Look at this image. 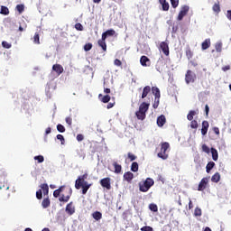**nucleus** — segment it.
Here are the masks:
<instances>
[{"label":"nucleus","mask_w":231,"mask_h":231,"mask_svg":"<svg viewBox=\"0 0 231 231\" xmlns=\"http://www.w3.org/2000/svg\"><path fill=\"white\" fill-rule=\"evenodd\" d=\"M196 115H198V112L194 110H190L187 116V119L189 121H192L194 120V116H196Z\"/></svg>","instance_id":"473e14b6"},{"label":"nucleus","mask_w":231,"mask_h":231,"mask_svg":"<svg viewBox=\"0 0 231 231\" xmlns=\"http://www.w3.org/2000/svg\"><path fill=\"white\" fill-rule=\"evenodd\" d=\"M209 111H210V108L208 107V105H206L205 106V112H206L207 116H208Z\"/></svg>","instance_id":"e2e57ef3"},{"label":"nucleus","mask_w":231,"mask_h":231,"mask_svg":"<svg viewBox=\"0 0 231 231\" xmlns=\"http://www.w3.org/2000/svg\"><path fill=\"white\" fill-rule=\"evenodd\" d=\"M92 217L96 221H100V219H102V213L100 211H95L94 213H92Z\"/></svg>","instance_id":"c85d7f7f"},{"label":"nucleus","mask_w":231,"mask_h":231,"mask_svg":"<svg viewBox=\"0 0 231 231\" xmlns=\"http://www.w3.org/2000/svg\"><path fill=\"white\" fill-rule=\"evenodd\" d=\"M226 17L229 19V21H231V10L227 11Z\"/></svg>","instance_id":"338daca9"},{"label":"nucleus","mask_w":231,"mask_h":231,"mask_svg":"<svg viewBox=\"0 0 231 231\" xmlns=\"http://www.w3.org/2000/svg\"><path fill=\"white\" fill-rule=\"evenodd\" d=\"M2 46L3 48H6L7 50H10V48H12V44L8 43L7 42H3Z\"/></svg>","instance_id":"6e6d98bb"},{"label":"nucleus","mask_w":231,"mask_h":231,"mask_svg":"<svg viewBox=\"0 0 231 231\" xmlns=\"http://www.w3.org/2000/svg\"><path fill=\"white\" fill-rule=\"evenodd\" d=\"M114 64H115V66L120 67V66H122V61L118 59H116L114 61Z\"/></svg>","instance_id":"13d9d810"},{"label":"nucleus","mask_w":231,"mask_h":231,"mask_svg":"<svg viewBox=\"0 0 231 231\" xmlns=\"http://www.w3.org/2000/svg\"><path fill=\"white\" fill-rule=\"evenodd\" d=\"M154 185V180L147 178L144 181L139 183L140 192H148V190Z\"/></svg>","instance_id":"7ed1b4c3"},{"label":"nucleus","mask_w":231,"mask_h":231,"mask_svg":"<svg viewBox=\"0 0 231 231\" xmlns=\"http://www.w3.org/2000/svg\"><path fill=\"white\" fill-rule=\"evenodd\" d=\"M75 28L78 32H84V26L80 23H76Z\"/></svg>","instance_id":"a18cd8bd"},{"label":"nucleus","mask_w":231,"mask_h":231,"mask_svg":"<svg viewBox=\"0 0 231 231\" xmlns=\"http://www.w3.org/2000/svg\"><path fill=\"white\" fill-rule=\"evenodd\" d=\"M185 53H186L187 59H188L189 60H190V59H192V57H194V52H192V50H190V47H189V46H188V47L186 48Z\"/></svg>","instance_id":"bb28decb"},{"label":"nucleus","mask_w":231,"mask_h":231,"mask_svg":"<svg viewBox=\"0 0 231 231\" xmlns=\"http://www.w3.org/2000/svg\"><path fill=\"white\" fill-rule=\"evenodd\" d=\"M51 205V201L50 200L49 197H46L45 199H43L42 202V208H48V207H50Z\"/></svg>","instance_id":"b1692460"},{"label":"nucleus","mask_w":231,"mask_h":231,"mask_svg":"<svg viewBox=\"0 0 231 231\" xmlns=\"http://www.w3.org/2000/svg\"><path fill=\"white\" fill-rule=\"evenodd\" d=\"M57 131H59V133H66V127H64V125L59 124L57 125Z\"/></svg>","instance_id":"37998d69"},{"label":"nucleus","mask_w":231,"mask_h":231,"mask_svg":"<svg viewBox=\"0 0 231 231\" xmlns=\"http://www.w3.org/2000/svg\"><path fill=\"white\" fill-rule=\"evenodd\" d=\"M213 131H214V133H215V134H217V136H219V128H217V127H214L213 128Z\"/></svg>","instance_id":"69168bd1"},{"label":"nucleus","mask_w":231,"mask_h":231,"mask_svg":"<svg viewBox=\"0 0 231 231\" xmlns=\"http://www.w3.org/2000/svg\"><path fill=\"white\" fill-rule=\"evenodd\" d=\"M82 194H88V190L91 188V184L88 183V181L82 182Z\"/></svg>","instance_id":"412c9836"},{"label":"nucleus","mask_w":231,"mask_h":231,"mask_svg":"<svg viewBox=\"0 0 231 231\" xmlns=\"http://www.w3.org/2000/svg\"><path fill=\"white\" fill-rule=\"evenodd\" d=\"M159 3L162 5L163 12H169L171 5H169V2H167V0H159Z\"/></svg>","instance_id":"aec40b11"},{"label":"nucleus","mask_w":231,"mask_h":231,"mask_svg":"<svg viewBox=\"0 0 231 231\" xmlns=\"http://www.w3.org/2000/svg\"><path fill=\"white\" fill-rule=\"evenodd\" d=\"M73 195V189L69 186H60L53 191L54 198H59L60 203H68Z\"/></svg>","instance_id":"f257e3e1"},{"label":"nucleus","mask_w":231,"mask_h":231,"mask_svg":"<svg viewBox=\"0 0 231 231\" xmlns=\"http://www.w3.org/2000/svg\"><path fill=\"white\" fill-rule=\"evenodd\" d=\"M107 39V33L105 32L102 33L101 41H106Z\"/></svg>","instance_id":"052dcab7"},{"label":"nucleus","mask_w":231,"mask_h":231,"mask_svg":"<svg viewBox=\"0 0 231 231\" xmlns=\"http://www.w3.org/2000/svg\"><path fill=\"white\" fill-rule=\"evenodd\" d=\"M34 160L38 162V163H42V162H44V156L42 155L34 156Z\"/></svg>","instance_id":"79ce46f5"},{"label":"nucleus","mask_w":231,"mask_h":231,"mask_svg":"<svg viewBox=\"0 0 231 231\" xmlns=\"http://www.w3.org/2000/svg\"><path fill=\"white\" fill-rule=\"evenodd\" d=\"M189 10H190V7H189V5H182L179 13V15L177 17V20L183 21V18L185 17V15L189 14Z\"/></svg>","instance_id":"0eeeda50"},{"label":"nucleus","mask_w":231,"mask_h":231,"mask_svg":"<svg viewBox=\"0 0 231 231\" xmlns=\"http://www.w3.org/2000/svg\"><path fill=\"white\" fill-rule=\"evenodd\" d=\"M138 169H139V166H138V162H134L131 165V171L132 172H138Z\"/></svg>","instance_id":"c9c22d12"},{"label":"nucleus","mask_w":231,"mask_h":231,"mask_svg":"<svg viewBox=\"0 0 231 231\" xmlns=\"http://www.w3.org/2000/svg\"><path fill=\"white\" fill-rule=\"evenodd\" d=\"M92 48H93L92 43H87V44L84 45L85 51H91Z\"/></svg>","instance_id":"de8ad7c7"},{"label":"nucleus","mask_w":231,"mask_h":231,"mask_svg":"<svg viewBox=\"0 0 231 231\" xmlns=\"http://www.w3.org/2000/svg\"><path fill=\"white\" fill-rule=\"evenodd\" d=\"M128 159L130 160V162H134V160H136V158H138L136 155H134L133 152H128L127 153Z\"/></svg>","instance_id":"49530a36"},{"label":"nucleus","mask_w":231,"mask_h":231,"mask_svg":"<svg viewBox=\"0 0 231 231\" xmlns=\"http://www.w3.org/2000/svg\"><path fill=\"white\" fill-rule=\"evenodd\" d=\"M222 69H223L224 71H228V69H230V66H229V65H226V66L223 67Z\"/></svg>","instance_id":"774afa93"},{"label":"nucleus","mask_w":231,"mask_h":231,"mask_svg":"<svg viewBox=\"0 0 231 231\" xmlns=\"http://www.w3.org/2000/svg\"><path fill=\"white\" fill-rule=\"evenodd\" d=\"M152 93L154 96V102L152 107L153 109H158V106H160V97H162V95L160 94V88H158V87H152Z\"/></svg>","instance_id":"39448f33"},{"label":"nucleus","mask_w":231,"mask_h":231,"mask_svg":"<svg viewBox=\"0 0 231 231\" xmlns=\"http://www.w3.org/2000/svg\"><path fill=\"white\" fill-rule=\"evenodd\" d=\"M85 180H88V173H85L78 178L75 181V188L80 189L82 187V183L86 182Z\"/></svg>","instance_id":"1a4fd4ad"},{"label":"nucleus","mask_w":231,"mask_h":231,"mask_svg":"<svg viewBox=\"0 0 231 231\" xmlns=\"http://www.w3.org/2000/svg\"><path fill=\"white\" fill-rule=\"evenodd\" d=\"M167 122V119L163 115H161L160 116L157 117V125L158 127H163Z\"/></svg>","instance_id":"dca6fc26"},{"label":"nucleus","mask_w":231,"mask_h":231,"mask_svg":"<svg viewBox=\"0 0 231 231\" xmlns=\"http://www.w3.org/2000/svg\"><path fill=\"white\" fill-rule=\"evenodd\" d=\"M151 104L147 102H143L139 106V110L135 112V116L137 117V120H145V117L147 116L146 113L149 111Z\"/></svg>","instance_id":"f03ea898"},{"label":"nucleus","mask_w":231,"mask_h":231,"mask_svg":"<svg viewBox=\"0 0 231 231\" xmlns=\"http://www.w3.org/2000/svg\"><path fill=\"white\" fill-rule=\"evenodd\" d=\"M211 154L214 162H217V159L219 158V154L217 153V150H216V148H211Z\"/></svg>","instance_id":"c756f323"},{"label":"nucleus","mask_w":231,"mask_h":231,"mask_svg":"<svg viewBox=\"0 0 231 231\" xmlns=\"http://www.w3.org/2000/svg\"><path fill=\"white\" fill-rule=\"evenodd\" d=\"M134 178V174H133V172L131 171H127L124 173V180L128 183H131Z\"/></svg>","instance_id":"a211bd4d"},{"label":"nucleus","mask_w":231,"mask_h":231,"mask_svg":"<svg viewBox=\"0 0 231 231\" xmlns=\"http://www.w3.org/2000/svg\"><path fill=\"white\" fill-rule=\"evenodd\" d=\"M185 82L186 84H190L196 82V74L192 72V70L189 69L185 75Z\"/></svg>","instance_id":"423d86ee"},{"label":"nucleus","mask_w":231,"mask_h":231,"mask_svg":"<svg viewBox=\"0 0 231 231\" xmlns=\"http://www.w3.org/2000/svg\"><path fill=\"white\" fill-rule=\"evenodd\" d=\"M160 48L162 51L166 55V57H169L170 51H169V44L165 42H162L160 43Z\"/></svg>","instance_id":"ddd939ff"},{"label":"nucleus","mask_w":231,"mask_h":231,"mask_svg":"<svg viewBox=\"0 0 231 231\" xmlns=\"http://www.w3.org/2000/svg\"><path fill=\"white\" fill-rule=\"evenodd\" d=\"M105 32L106 33L107 37H113V35H115V33H116V32H115V30H113V29L107 30V31Z\"/></svg>","instance_id":"09e8293b"},{"label":"nucleus","mask_w":231,"mask_h":231,"mask_svg":"<svg viewBox=\"0 0 231 231\" xmlns=\"http://www.w3.org/2000/svg\"><path fill=\"white\" fill-rule=\"evenodd\" d=\"M16 10L19 14H23V12H24V5H23V4L17 5Z\"/></svg>","instance_id":"a19ab883"},{"label":"nucleus","mask_w":231,"mask_h":231,"mask_svg":"<svg viewBox=\"0 0 231 231\" xmlns=\"http://www.w3.org/2000/svg\"><path fill=\"white\" fill-rule=\"evenodd\" d=\"M149 209L152 212H158V205H156L154 203H152V204L149 205Z\"/></svg>","instance_id":"e433bc0d"},{"label":"nucleus","mask_w":231,"mask_h":231,"mask_svg":"<svg viewBox=\"0 0 231 231\" xmlns=\"http://www.w3.org/2000/svg\"><path fill=\"white\" fill-rule=\"evenodd\" d=\"M141 65L143 67L151 66V60L147 56H142L140 59Z\"/></svg>","instance_id":"f3484780"},{"label":"nucleus","mask_w":231,"mask_h":231,"mask_svg":"<svg viewBox=\"0 0 231 231\" xmlns=\"http://www.w3.org/2000/svg\"><path fill=\"white\" fill-rule=\"evenodd\" d=\"M152 91V88L151 86H145L143 88L141 98H147L148 95Z\"/></svg>","instance_id":"2eb2a0df"},{"label":"nucleus","mask_w":231,"mask_h":231,"mask_svg":"<svg viewBox=\"0 0 231 231\" xmlns=\"http://www.w3.org/2000/svg\"><path fill=\"white\" fill-rule=\"evenodd\" d=\"M65 211L69 216H73V214H75V205H73V201L67 204Z\"/></svg>","instance_id":"9b49d317"},{"label":"nucleus","mask_w":231,"mask_h":231,"mask_svg":"<svg viewBox=\"0 0 231 231\" xmlns=\"http://www.w3.org/2000/svg\"><path fill=\"white\" fill-rule=\"evenodd\" d=\"M215 49H216V51H217V53H221V51H223V42H217L215 44Z\"/></svg>","instance_id":"2f4dec72"},{"label":"nucleus","mask_w":231,"mask_h":231,"mask_svg":"<svg viewBox=\"0 0 231 231\" xmlns=\"http://www.w3.org/2000/svg\"><path fill=\"white\" fill-rule=\"evenodd\" d=\"M109 100H111V96L109 95H106L101 98V102H103V104H107Z\"/></svg>","instance_id":"ea45409f"},{"label":"nucleus","mask_w":231,"mask_h":231,"mask_svg":"<svg viewBox=\"0 0 231 231\" xmlns=\"http://www.w3.org/2000/svg\"><path fill=\"white\" fill-rule=\"evenodd\" d=\"M56 138H57V140H60V142H61V145H64V142H65V140H64V135H62V134H58V135L56 136Z\"/></svg>","instance_id":"5fc2aeb1"},{"label":"nucleus","mask_w":231,"mask_h":231,"mask_svg":"<svg viewBox=\"0 0 231 231\" xmlns=\"http://www.w3.org/2000/svg\"><path fill=\"white\" fill-rule=\"evenodd\" d=\"M190 127L191 129H198V127H199V125L198 124L197 120H191L190 122Z\"/></svg>","instance_id":"4c0bfd02"},{"label":"nucleus","mask_w":231,"mask_h":231,"mask_svg":"<svg viewBox=\"0 0 231 231\" xmlns=\"http://www.w3.org/2000/svg\"><path fill=\"white\" fill-rule=\"evenodd\" d=\"M112 107H115V102L114 103H108L106 106V109H111Z\"/></svg>","instance_id":"680f3d73"},{"label":"nucleus","mask_w":231,"mask_h":231,"mask_svg":"<svg viewBox=\"0 0 231 231\" xmlns=\"http://www.w3.org/2000/svg\"><path fill=\"white\" fill-rule=\"evenodd\" d=\"M99 183L103 189H106V190H111V178L106 177L104 179H101L99 180Z\"/></svg>","instance_id":"6e6552de"},{"label":"nucleus","mask_w":231,"mask_h":231,"mask_svg":"<svg viewBox=\"0 0 231 231\" xmlns=\"http://www.w3.org/2000/svg\"><path fill=\"white\" fill-rule=\"evenodd\" d=\"M40 188L42 190L43 195L48 197V194H50V187L48 186V184L47 183L41 184Z\"/></svg>","instance_id":"6ab92c4d"},{"label":"nucleus","mask_w":231,"mask_h":231,"mask_svg":"<svg viewBox=\"0 0 231 231\" xmlns=\"http://www.w3.org/2000/svg\"><path fill=\"white\" fill-rule=\"evenodd\" d=\"M170 148L171 144H169V143H161V152L157 154L158 158H161L162 160H167V158H169V153L167 152V150Z\"/></svg>","instance_id":"20e7f679"},{"label":"nucleus","mask_w":231,"mask_h":231,"mask_svg":"<svg viewBox=\"0 0 231 231\" xmlns=\"http://www.w3.org/2000/svg\"><path fill=\"white\" fill-rule=\"evenodd\" d=\"M194 216H195L196 217H200V216H201V208H195V211H194Z\"/></svg>","instance_id":"8fccbe9b"},{"label":"nucleus","mask_w":231,"mask_h":231,"mask_svg":"<svg viewBox=\"0 0 231 231\" xmlns=\"http://www.w3.org/2000/svg\"><path fill=\"white\" fill-rule=\"evenodd\" d=\"M192 208H194V205L192 204V200L189 199V210H192Z\"/></svg>","instance_id":"0e129e2a"},{"label":"nucleus","mask_w":231,"mask_h":231,"mask_svg":"<svg viewBox=\"0 0 231 231\" xmlns=\"http://www.w3.org/2000/svg\"><path fill=\"white\" fill-rule=\"evenodd\" d=\"M202 151H203V152H207V154L210 153V148H208V146H207V144L202 145Z\"/></svg>","instance_id":"864d4df0"},{"label":"nucleus","mask_w":231,"mask_h":231,"mask_svg":"<svg viewBox=\"0 0 231 231\" xmlns=\"http://www.w3.org/2000/svg\"><path fill=\"white\" fill-rule=\"evenodd\" d=\"M165 66V60L163 59V56L158 59L156 63L157 69H160V68H163Z\"/></svg>","instance_id":"393cba45"},{"label":"nucleus","mask_w":231,"mask_h":231,"mask_svg":"<svg viewBox=\"0 0 231 231\" xmlns=\"http://www.w3.org/2000/svg\"><path fill=\"white\" fill-rule=\"evenodd\" d=\"M113 167L115 168L116 174H120V172H122V165L118 164V162H113Z\"/></svg>","instance_id":"a878e982"},{"label":"nucleus","mask_w":231,"mask_h":231,"mask_svg":"<svg viewBox=\"0 0 231 231\" xmlns=\"http://www.w3.org/2000/svg\"><path fill=\"white\" fill-rule=\"evenodd\" d=\"M213 12L219 14L221 12V6L219 5V1L213 5Z\"/></svg>","instance_id":"f704fd0d"},{"label":"nucleus","mask_w":231,"mask_h":231,"mask_svg":"<svg viewBox=\"0 0 231 231\" xmlns=\"http://www.w3.org/2000/svg\"><path fill=\"white\" fill-rule=\"evenodd\" d=\"M207 185H208V178L205 177L199 183L198 190L199 191L205 190V189H207Z\"/></svg>","instance_id":"9d476101"},{"label":"nucleus","mask_w":231,"mask_h":231,"mask_svg":"<svg viewBox=\"0 0 231 231\" xmlns=\"http://www.w3.org/2000/svg\"><path fill=\"white\" fill-rule=\"evenodd\" d=\"M170 1L172 8H178L180 5V0H170Z\"/></svg>","instance_id":"c03bdc74"},{"label":"nucleus","mask_w":231,"mask_h":231,"mask_svg":"<svg viewBox=\"0 0 231 231\" xmlns=\"http://www.w3.org/2000/svg\"><path fill=\"white\" fill-rule=\"evenodd\" d=\"M52 71H55V73L59 76L62 75L64 73V67L60 64H54L52 66Z\"/></svg>","instance_id":"f8f14e48"},{"label":"nucleus","mask_w":231,"mask_h":231,"mask_svg":"<svg viewBox=\"0 0 231 231\" xmlns=\"http://www.w3.org/2000/svg\"><path fill=\"white\" fill-rule=\"evenodd\" d=\"M211 181L213 183H219L221 181V174L219 172H216L212 177H211Z\"/></svg>","instance_id":"4be33fe9"},{"label":"nucleus","mask_w":231,"mask_h":231,"mask_svg":"<svg viewBox=\"0 0 231 231\" xmlns=\"http://www.w3.org/2000/svg\"><path fill=\"white\" fill-rule=\"evenodd\" d=\"M78 142H82L84 140V135L82 134H79L77 135Z\"/></svg>","instance_id":"bf43d9fd"},{"label":"nucleus","mask_w":231,"mask_h":231,"mask_svg":"<svg viewBox=\"0 0 231 231\" xmlns=\"http://www.w3.org/2000/svg\"><path fill=\"white\" fill-rule=\"evenodd\" d=\"M210 38L206 39L202 43H201V49L202 50H208L210 48Z\"/></svg>","instance_id":"5701e85b"},{"label":"nucleus","mask_w":231,"mask_h":231,"mask_svg":"<svg viewBox=\"0 0 231 231\" xmlns=\"http://www.w3.org/2000/svg\"><path fill=\"white\" fill-rule=\"evenodd\" d=\"M0 14H1L2 15H8V14H10V10L8 9V7H6V6H5V5H2V6H1Z\"/></svg>","instance_id":"72a5a7b5"},{"label":"nucleus","mask_w":231,"mask_h":231,"mask_svg":"<svg viewBox=\"0 0 231 231\" xmlns=\"http://www.w3.org/2000/svg\"><path fill=\"white\" fill-rule=\"evenodd\" d=\"M66 124H68V125H71V124H73V119L71 117H66Z\"/></svg>","instance_id":"4d7b16f0"},{"label":"nucleus","mask_w":231,"mask_h":231,"mask_svg":"<svg viewBox=\"0 0 231 231\" xmlns=\"http://www.w3.org/2000/svg\"><path fill=\"white\" fill-rule=\"evenodd\" d=\"M36 198L37 199H42V189H38L36 191Z\"/></svg>","instance_id":"603ef678"},{"label":"nucleus","mask_w":231,"mask_h":231,"mask_svg":"<svg viewBox=\"0 0 231 231\" xmlns=\"http://www.w3.org/2000/svg\"><path fill=\"white\" fill-rule=\"evenodd\" d=\"M33 42H34V44H41V40H40L39 32H36L34 34Z\"/></svg>","instance_id":"58836bf2"},{"label":"nucleus","mask_w":231,"mask_h":231,"mask_svg":"<svg viewBox=\"0 0 231 231\" xmlns=\"http://www.w3.org/2000/svg\"><path fill=\"white\" fill-rule=\"evenodd\" d=\"M141 231H154L151 226H144L141 228Z\"/></svg>","instance_id":"3c124183"},{"label":"nucleus","mask_w":231,"mask_h":231,"mask_svg":"<svg viewBox=\"0 0 231 231\" xmlns=\"http://www.w3.org/2000/svg\"><path fill=\"white\" fill-rule=\"evenodd\" d=\"M208 127H210V125L208 124V121H203L202 122V128H201L202 136L207 135V133H208Z\"/></svg>","instance_id":"4468645a"},{"label":"nucleus","mask_w":231,"mask_h":231,"mask_svg":"<svg viewBox=\"0 0 231 231\" xmlns=\"http://www.w3.org/2000/svg\"><path fill=\"white\" fill-rule=\"evenodd\" d=\"M97 44L102 48L103 51H107V44H106V41L98 40Z\"/></svg>","instance_id":"7c9ffc66"},{"label":"nucleus","mask_w":231,"mask_h":231,"mask_svg":"<svg viewBox=\"0 0 231 231\" xmlns=\"http://www.w3.org/2000/svg\"><path fill=\"white\" fill-rule=\"evenodd\" d=\"M216 167V162H209L206 166V172L210 173V171H212Z\"/></svg>","instance_id":"cd10ccee"}]
</instances>
